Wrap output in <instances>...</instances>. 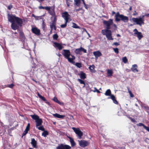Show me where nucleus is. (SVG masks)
<instances>
[{
	"label": "nucleus",
	"instance_id": "1",
	"mask_svg": "<svg viewBox=\"0 0 149 149\" xmlns=\"http://www.w3.org/2000/svg\"><path fill=\"white\" fill-rule=\"evenodd\" d=\"M62 54L70 62L74 64V57L73 56L71 55L70 53L69 50L63 49L62 52Z\"/></svg>",
	"mask_w": 149,
	"mask_h": 149
},
{
	"label": "nucleus",
	"instance_id": "2",
	"mask_svg": "<svg viewBox=\"0 0 149 149\" xmlns=\"http://www.w3.org/2000/svg\"><path fill=\"white\" fill-rule=\"evenodd\" d=\"M115 21L116 22H118L120 21H122L124 22H127L129 20V18L128 17L122 14H120L119 12H117L115 16Z\"/></svg>",
	"mask_w": 149,
	"mask_h": 149
},
{
	"label": "nucleus",
	"instance_id": "3",
	"mask_svg": "<svg viewBox=\"0 0 149 149\" xmlns=\"http://www.w3.org/2000/svg\"><path fill=\"white\" fill-rule=\"evenodd\" d=\"M144 17V16L142 15L141 17H140L138 18L133 17L132 18V19L133 22L136 23V24L141 26L142 24H144V22L145 20Z\"/></svg>",
	"mask_w": 149,
	"mask_h": 149
},
{
	"label": "nucleus",
	"instance_id": "4",
	"mask_svg": "<svg viewBox=\"0 0 149 149\" xmlns=\"http://www.w3.org/2000/svg\"><path fill=\"white\" fill-rule=\"evenodd\" d=\"M30 116L32 119L35 120L36 127L41 125L42 123V120L38 115L34 114L31 115Z\"/></svg>",
	"mask_w": 149,
	"mask_h": 149
},
{
	"label": "nucleus",
	"instance_id": "5",
	"mask_svg": "<svg viewBox=\"0 0 149 149\" xmlns=\"http://www.w3.org/2000/svg\"><path fill=\"white\" fill-rule=\"evenodd\" d=\"M102 20L103 21V24L106 26V29L110 30L111 29V25H112L113 23V20L111 19H109L108 21L104 20L103 19Z\"/></svg>",
	"mask_w": 149,
	"mask_h": 149
},
{
	"label": "nucleus",
	"instance_id": "6",
	"mask_svg": "<svg viewBox=\"0 0 149 149\" xmlns=\"http://www.w3.org/2000/svg\"><path fill=\"white\" fill-rule=\"evenodd\" d=\"M75 133L76 134L77 138L81 139L83 136V132L78 127L75 128Z\"/></svg>",
	"mask_w": 149,
	"mask_h": 149
},
{
	"label": "nucleus",
	"instance_id": "7",
	"mask_svg": "<svg viewBox=\"0 0 149 149\" xmlns=\"http://www.w3.org/2000/svg\"><path fill=\"white\" fill-rule=\"evenodd\" d=\"M48 10H46L48 11V13L52 16V17H56L55 13V7L54 6H48Z\"/></svg>",
	"mask_w": 149,
	"mask_h": 149
},
{
	"label": "nucleus",
	"instance_id": "8",
	"mask_svg": "<svg viewBox=\"0 0 149 149\" xmlns=\"http://www.w3.org/2000/svg\"><path fill=\"white\" fill-rule=\"evenodd\" d=\"M79 145L81 147L84 148L88 146L89 144V143L87 141L84 140H78Z\"/></svg>",
	"mask_w": 149,
	"mask_h": 149
},
{
	"label": "nucleus",
	"instance_id": "9",
	"mask_svg": "<svg viewBox=\"0 0 149 149\" xmlns=\"http://www.w3.org/2000/svg\"><path fill=\"white\" fill-rule=\"evenodd\" d=\"M62 16L64 19L65 21L68 22L71 20L70 18V16L68 14L67 12H65L62 13Z\"/></svg>",
	"mask_w": 149,
	"mask_h": 149
},
{
	"label": "nucleus",
	"instance_id": "10",
	"mask_svg": "<svg viewBox=\"0 0 149 149\" xmlns=\"http://www.w3.org/2000/svg\"><path fill=\"white\" fill-rule=\"evenodd\" d=\"M16 17L15 15L12 14L10 15L8 14V21L11 23L15 22Z\"/></svg>",
	"mask_w": 149,
	"mask_h": 149
},
{
	"label": "nucleus",
	"instance_id": "11",
	"mask_svg": "<svg viewBox=\"0 0 149 149\" xmlns=\"http://www.w3.org/2000/svg\"><path fill=\"white\" fill-rule=\"evenodd\" d=\"M134 36L136 35V36L138 39L140 40L143 37L141 32H139L137 29H134L133 31Z\"/></svg>",
	"mask_w": 149,
	"mask_h": 149
},
{
	"label": "nucleus",
	"instance_id": "12",
	"mask_svg": "<svg viewBox=\"0 0 149 149\" xmlns=\"http://www.w3.org/2000/svg\"><path fill=\"white\" fill-rule=\"evenodd\" d=\"M56 17H55L54 18V20L51 21L50 23V27L51 28V31L52 32L53 29H54L55 30L56 29V28L55 26L56 22Z\"/></svg>",
	"mask_w": 149,
	"mask_h": 149
},
{
	"label": "nucleus",
	"instance_id": "13",
	"mask_svg": "<svg viewBox=\"0 0 149 149\" xmlns=\"http://www.w3.org/2000/svg\"><path fill=\"white\" fill-rule=\"evenodd\" d=\"M31 31L34 34L37 36L39 35L40 34V30L36 27H32Z\"/></svg>",
	"mask_w": 149,
	"mask_h": 149
},
{
	"label": "nucleus",
	"instance_id": "14",
	"mask_svg": "<svg viewBox=\"0 0 149 149\" xmlns=\"http://www.w3.org/2000/svg\"><path fill=\"white\" fill-rule=\"evenodd\" d=\"M70 147L67 145L61 144L60 146L57 147V149H70Z\"/></svg>",
	"mask_w": 149,
	"mask_h": 149
},
{
	"label": "nucleus",
	"instance_id": "15",
	"mask_svg": "<svg viewBox=\"0 0 149 149\" xmlns=\"http://www.w3.org/2000/svg\"><path fill=\"white\" fill-rule=\"evenodd\" d=\"M111 31L109 30V31H108L105 35L108 40H113V38L111 36Z\"/></svg>",
	"mask_w": 149,
	"mask_h": 149
},
{
	"label": "nucleus",
	"instance_id": "16",
	"mask_svg": "<svg viewBox=\"0 0 149 149\" xmlns=\"http://www.w3.org/2000/svg\"><path fill=\"white\" fill-rule=\"evenodd\" d=\"M54 46L55 48H58L59 50H61L63 48L62 45L60 43H57L56 42H54Z\"/></svg>",
	"mask_w": 149,
	"mask_h": 149
},
{
	"label": "nucleus",
	"instance_id": "17",
	"mask_svg": "<svg viewBox=\"0 0 149 149\" xmlns=\"http://www.w3.org/2000/svg\"><path fill=\"white\" fill-rule=\"evenodd\" d=\"M93 53L95 58H97L98 57L101 56L102 55V53L99 51L94 52Z\"/></svg>",
	"mask_w": 149,
	"mask_h": 149
},
{
	"label": "nucleus",
	"instance_id": "18",
	"mask_svg": "<svg viewBox=\"0 0 149 149\" xmlns=\"http://www.w3.org/2000/svg\"><path fill=\"white\" fill-rule=\"evenodd\" d=\"M78 75L80 76V77L82 79L84 80L86 78V75L85 73L82 71H81Z\"/></svg>",
	"mask_w": 149,
	"mask_h": 149
},
{
	"label": "nucleus",
	"instance_id": "19",
	"mask_svg": "<svg viewBox=\"0 0 149 149\" xmlns=\"http://www.w3.org/2000/svg\"><path fill=\"white\" fill-rule=\"evenodd\" d=\"M137 65L135 64L132 65L131 69L133 72H138L139 71L137 69Z\"/></svg>",
	"mask_w": 149,
	"mask_h": 149
},
{
	"label": "nucleus",
	"instance_id": "20",
	"mask_svg": "<svg viewBox=\"0 0 149 149\" xmlns=\"http://www.w3.org/2000/svg\"><path fill=\"white\" fill-rule=\"evenodd\" d=\"M15 22H16L18 25L20 26L22 25L23 22L22 19L17 17H16Z\"/></svg>",
	"mask_w": 149,
	"mask_h": 149
},
{
	"label": "nucleus",
	"instance_id": "21",
	"mask_svg": "<svg viewBox=\"0 0 149 149\" xmlns=\"http://www.w3.org/2000/svg\"><path fill=\"white\" fill-rule=\"evenodd\" d=\"M31 143L34 148H37V141L35 140V139H31Z\"/></svg>",
	"mask_w": 149,
	"mask_h": 149
},
{
	"label": "nucleus",
	"instance_id": "22",
	"mask_svg": "<svg viewBox=\"0 0 149 149\" xmlns=\"http://www.w3.org/2000/svg\"><path fill=\"white\" fill-rule=\"evenodd\" d=\"M110 97L111 98L114 104H118V102L117 101V100H116V97L114 95H111Z\"/></svg>",
	"mask_w": 149,
	"mask_h": 149
},
{
	"label": "nucleus",
	"instance_id": "23",
	"mask_svg": "<svg viewBox=\"0 0 149 149\" xmlns=\"http://www.w3.org/2000/svg\"><path fill=\"white\" fill-rule=\"evenodd\" d=\"M53 116L57 118H62L64 117V116L63 115H61L58 113H55L53 114Z\"/></svg>",
	"mask_w": 149,
	"mask_h": 149
},
{
	"label": "nucleus",
	"instance_id": "24",
	"mask_svg": "<svg viewBox=\"0 0 149 149\" xmlns=\"http://www.w3.org/2000/svg\"><path fill=\"white\" fill-rule=\"evenodd\" d=\"M12 28L14 30H16L18 29V27L15 23H12L11 25Z\"/></svg>",
	"mask_w": 149,
	"mask_h": 149
},
{
	"label": "nucleus",
	"instance_id": "25",
	"mask_svg": "<svg viewBox=\"0 0 149 149\" xmlns=\"http://www.w3.org/2000/svg\"><path fill=\"white\" fill-rule=\"evenodd\" d=\"M53 100L55 102H56V103H58L59 104L61 105H63V103L62 102H60L57 99V98L56 97H54L53 99Z\"/></svg>",
	"mask_w": 149,
	"mask_h": 149
},
{
	"label": "nucleus",
	"instance_id": "26",
	"mask_svg": "<svg viewBox=\"0 0 149 149\" xmlns=\"http://www.w3.org/2000/svg\"><path fill=\"white\" fill-rule=\"evenodd\" d=\"M78 28L79 29V32L80 33H81L82 32V31L81 29L82 28H81V27H79L76 24H75V29ZM84 29L85 30V31L88 33V35L90 36L89 33H87V31L85 29Z\"/></svg>",
	"mask_w": 149,
	"mask_h": 149
},
{
	"label": "nucleus",
	"instance_id": "27",
	"mask_svg": "<svg viewBox=\"0 0 149 149\" xmlns=\"http://www.w3.org/2000/svg\"><path fill=\"white\" fill-rule=\"evenodd\" d=\"M113 72L112 70L108 69L107 70V74L108 77H111L112 75Z\"/></svg>",
	"mask_w": 149,
	"mask_h": 149
},
{
	"label": "nucleus",
	"instance_id": "28",
	"mask_svg": "<svg viewBox=\"0 0 149 149\" xmlns=\"http://www.w3.org/2000/svg\"><path fill=\"white\" fill-rule=\"evenodd\" d=\"M75 52L77 54L81 55L82 53L81 49V47L79 48L76 49L75 50Z\"/></svg>",
	"mask_w": 149,
	"mask_h": 149
},
{
	"label": "nucleus",
	"instance_id": "29",
	"mask_svg": "<svg viewBox=\"0 0 149 149\" xmlns=\"http://www.w3.org/2000/svg\"><path fill=\"white\" fill-rule=\"evenodd\" d=\"M108 31H109V30L106 29L102 30L101 32L103 35H106Z\"/></svg>",
	"mask_w": 149,
	"mask_h": 149
},
{
	"label": "nucleus",
	"instance_id": "30",
	"mask_svg": "<svg viewBox=\"0 0 149 149\" xmlns=\"http://www.w3.org/2000/svg\"><path fill=\"white\" fill-rule=\"evenodd\" d=\"M67 137L69 139L71 143L72 146H73L74 144V141L73 139L71 137L69 136H68Z\"/></svg>",
	"mask_w": 149,
	"mask_h": 149
},
{
	"label": "nucleus",
	"instance_id": "31",
	"mask_svg": "<svg viewBox=\"0 0 149 149\" xmlns=\"http://www.w3.org/2000/svg\"><path fill=\"white\" fill-rule=\"evenodd\" d=\"M105 95L106 96H111V90L109 89L107 90L105 93Z\"/></svg>",
	"mask_w": 149,
	"mask_h": 149
},
{
	"label": "nucleus",
	"instance_id": "32",
	"mask_svg": "<svg viewBox=\"0 0 149 149\" xmlns=\"http://www.w3.org/2000/svg\"><path fill=\"white\" fill-rule=\"evenodd\" d=\"M95 66L94 65H90L89 67V68L91 72H93L94 70Z\"/></svg>",
	"mask_w": 149,
	"mask_h": 149
},
{
	"label": "nucleus",
	"instance_id": "33",
	"mask_svg": "<svg viewBox=\"0 0 149 149\" xmlns=\"http://www.w3.org/2000/svg\"><path fill=\"white\" fill-rule=\"evenodd\" d=\"M81 4V0H75V5L77 6H80Z\"/></svg>",
	"mask_w": 149,
	"mask_h": 149
},
{
	"label": "nucleus",
	"instance_id": "34",
	"mask_svg": "<svg viewBox=\"0 0 149 149\" xmlns=\"http://www.w3.org/2000/svg\"><path fill=\"white\" fill-rule=\"evenodd\" d=\"M44 132L42 134V136H44V137H46L47 136L48 134V133L47 131H43Z\"/></svg>",
	"mask_w": 149,
	"mask_h": 149
},
{
	"label": "nucleus",
	"instance_id": "35",
	"mask_svg": "<svg viewBox=\"0 0 149 149\" xmlns=\"http://www.w3.org/2000/svg\"><path fill=\"white\" fill-rule=\"evenodd\" d=\"M78 81L80 82V83L81 84H84V86H83V87H84L85 85V84L84 81L82 80L81 79H78Z\"/></svg>",
	"mask_w": 149,
	"mask_h": 149
},
{
	"label": "nucleus",
	"instance_id": "36",
	"mask_svg": "<svg viewBox=\"0 0 149 149\" xmlns=\"http://www.w3.org/2000/svg\"><path fill=\"white\" fill-rule=\"evenodd\" d=\"M122 61L124 63H126L128 62V60L126 56H125L122 58Z\"/></svg>",
	"mask_w": 149,
	"mask_h": 149
},
{
	"label": "nucleus",
	"instance_id": "37",
	"mask_svg": "<svg viewBox=\"0 0 149 149\" xmlns=\"http://www.w3.org/2000/svg\"><path fill=\"white\" fill-rule=\"evenodd\" d=\"M37 128H38L39 130H41L42 131H43L45 130V128L43 127V126H40L38 127H36Z\"/></svg>",
	"mask_w": 149,
	"mask_h": 149
},
{
	"label": "nucleus",
	"instance_id": "38",
	"mask_svg": "<svg viewBox=\"0 0 149 149\" xmlns=\"http://www.w3.org/2000/svg\"><path fill=\"white\" fill-rule=\"evenodd\" d=\"M127 88L128 91V93H129L130 96L131 97H134V95L132 93L131 91L130 90L129 88L128 87Z\"/></svg>",
	"mask_w": 149,
	"mask_h": 149
},
{
	"label": "nucleus",
	"instance_id": "39",
	"mask_svg": "<svg viewBox=\"0 0 149 149\" xmlns=\"http://www.w3.org/2000/svg\"><path fill=\"white\" fill-rule=\"evenodd\" d=\"M38 8H39V9H45L46 10H48V8H49L48 7V6L43 7V6H39L38 7Z\"/></svg>",
	"mask_w": 149,
	"mask_h": 149
},
{
	"label": "nucleus",
	"instance_id": "40",
	"mask_svg": "<svg viewBox=\"0 0 149 149\" xmlns=\"http://www.w3.org/2000/svg\"><path fill=\"white\" fill-rule=\"evenodd\" d=\"M75 65L79 68L81 67V63H75Z\"/></svg>",
	"mask_w": 149,
	"mask_h": 149
},
{
	"label": "nucleus",
	"instance_id": "41",
	"mask_svg": "<svg viewBox=\"0 0 149 149\" xmlns=\"http://www.w3.org/2000/svg\"><path fill=\"white\" fill-rule=\"evenodd\" d=\"M38 95L39 97L42 100H43L44 101H45V97H43L41 96V95H40L39 93H38Z\"/></svg>",
	"mask_w": 149,
	"mask_h": 149
},
{
	"label": "nucleus",
	"instance_id": "42",
	"mask_svg": "<svg viewBox=\"0 0 149 149\" xmlns=\"http://www.w3.org/2000/svg\"><path fill=\"white\" fill-rule=\"evenodd\" d=\"M113 50L115 53L117 54H118L119 52L118 51V48H113Z\"/></svg>",
	"mask_w": 149,
	"mask_h": 149
},
{
	"label": "nucleus",
	"instance_id": "43",
	"mask_svg": "<svg viewBox=\"0 0 149 149\" xmlns=\"http://www.w3.org/2000/svg\"><path fill=\"white\" fill-rule=\"evenodd\" d=\"M67 22H67V21H65V24H63L61 25V27L62 28H64L67 25Z\"/></svg>",
	"mask_w": 149,
	"mask_h": 149
},
{
	"label": "nucleus",
	"instance_id": "44",
	"mask_svg": "<svg viewBox=\"0 0 149 149\" xmlns=\"http://www.w3.org/2000/svg\"><path fill=\"white\" fill-rule=\"evenodd\" d=\"M34 18L36 20H38L42 19V16H36Z\"/></svg>",
	"mask_w": 149,
	"mask_h": 149
},
{
	"label": "nucleus",
	"instance_id": "45",
	"mask_svg": "<svg viewBox=\"0 0 149 149\" xmlns=\"http://www.w3.org/2000/svg\"><path fill=\"white\" fill-rule=\"evenodd\" d=\"M81 52H83L84 53H87V50L86 49H84L82 47H81Z\"/></svg>",
	"mask_w": 149,
	"mask_h": 149
},
{
	"label": "nucleus",
	"instance_id": "46",
	"mask_svg": "<svg viewBox=\"0 0 149 149\" xmlns=\"http://www.w3.org/2000/svg\"><path fill=\"white\" fill-rule=\"evenodd\" d=\"M29 130L26 129L23 134V135H25L26 134L28 133Z\"/></svg>",
	"mask_w": 149,
	"mask_h": 149
},
{
	"label": "nucleus",
	"instance_id": "47",
	"mask_svg": "<svg viewBox=\"0 0 149 149\" xmlns=\"http://www.w3.org/2000/svg\"><path fill=\"white\" fill-rule=\"evenodd\" d=\"M53 37L54 39H56L58 38V36L57 34H54L53 35Z\"/></svg>",
	"mask_w": 149,
	"mask_h": 149
},
{
	"label": "nucleus",
	"instance_id": "48",
	"mask_svg": "<svg viewBox=\"0 0 149 149\" xmlns=\"http://www.w3.org/2000/svg\"><path fill=\"white\" fill-rule=\"evenodd\" d=\"M143 108L147 112H148V111H149V107L148 106H144Z\"/></svg>",
	"mask_w": 149,
	"mask_h": 149
},
{
	"label": "nucleus",
	"instance_id": "49",
	"mask_svg": "<svg viewBox=\"0 0 149 149\" xmlns=\"http://www.w3.org/2000/svg\"><path fill=\"white\" fill-rule=\"evenodd\" d=\"M128 118L133 122H135V120L133 118L130 117H128Z\"/></svg>",
	"mask_w": 149,
	"mask_h": 149
},
{
	"label": "nucleus",
	"instance_id": "50",
	"mask_svg": "<svg viewBox=\"0 0 149 149\" xmlns=\"http://www.w3.org/2000/svg\"><path fill=\"white\" fill-rule=\"evenodd\" d=\"M143 128L146 129L149 132V127H148L146 126L145 125L144 126Z\"/></svg>",
	"mask_w": 149,
	"mask_h": 149
},
{
	"label": "nucleus",
	"instance_id": "51",
	"mask_svg": "<svg viewBox=\"0 0 149 149\" xmlns=\"http://www.w3.org/2000/svg\"><path fill=\"white\" fill-rule=\"evenodd\" d=\"M137 125L138 126H142L143 127H144V126L145 125L143 124L142 123H139V124H137Z\"/></svg>",
	"mask_w": 149,
	"mask_h": 149
},
{
	"label": "nucleus",
	"instance_id": "52",
	"mask_svg": "<svg viewBox=\"0 0 149 149\" xmlns=\"http://www.w3.org/2000/svg\"><path fill=\"white\" fill-rule=\"evenodd\" d=\"M144 141L147 143H149V139L148 138H146L144 140Z\"/></svg>",
	"mask_w": 149,
	"mask_h": 149
},
{
	"label": "nucleus",
	"instance_id": "53",
	"mask_svg": "<svg viewBox=\"0 0 149 149\" xmlns=\"http://www.w3.org/2000/svg\"><path fill=\"white\" fill-rule=\"evenodd\" d=\"M30 127V123H29L28 124L26 129L29 130Z\"/></svg>",
	"mask_w": 149,
	"mask_h": 149
},
{
	"label": "nucleus",
	"instance_id": "54",
	"mask_svg": "<svg viewBox=\"0 0 149 149\" xmlns=\"http://www.w3.org/2000/svg\"><path fill=\"white\" fill-rule=\"evenodd\" d=\"M113 45L117 46L119 45V44L117 42H114L113 43Z\"/></svg>",
	"mask_w": 149,
	"mask_h": 149
},
{
	"label": "nucleus",
	"instance_id": "55",
	"mask_svg": "<svg viewBox=\"0 0 149 149\" xmlns=\"http://www.w3.org/2000/svg\"><path fill=\"white\" fill-rule=\"evenodd\" d=\"M12 8L13 6L11 5H9L8 7V8L10 10Z\"/></svg>",
	"mask_w": 149,
	"mask_h": 149
},
{
	"label": "nucleus",
	"instance_id": "56",
	"mask_svg": "<svg viewBox=\"0 0 149 149\" xmlns=\"http://www.w3.org/2000/svg\"><path fill=\"white\" fill-rule=\"evenodd\" d=\"M42 28L44 29L45 27V25L44 24V21L42 22Z\"/></svg>",
	"mask_w": 149,
	"mask_h": 149
},
{
	"label": "nucleus",
	"instance_id": "57",
	"mask_svg": "<svg viewBox=\"0 0 149 149\" xmlns=\"http://www.w3.org/2000/svg\"><path fill=\"white\" fill-rule=\"evenodd\" d=\"M14 86V85L13 84H10L8 85V87L10 88H12Z\"/></svg>",
	"mask_w": 149,
	"mask_h": 149
},
{
	"label": "nucleus",
	"instance_id": "58",
	"mask_svg": "<svg viewBox=\"0 0 149 149\" xmlns=\"http://www.w3.org/2000/svg\"><path fill=\"white\" fill-rule=\"evenodd\" d=\"M45 101V103L47 104H48L49 105L50 104V103L48 101H47L46 99H45V101Z\"/></svg>",
	"mask_w": 149,
	"mask_h": 149
},
{
	"label": "nucleus",
	"instance_id": "59",
	"mask_svg": "<svg viewBox=\"0 0 149 149\" xmlns=\"http://www.w3.org/2000/svg\"><path fill=\"white\" fill-rule=\"evenodd\" d=\"M84 5V7H85V8L86 9H88V7H87V4H85V5Z\"/></svg>",
	"mask_w": 149,
	"mask_h": 149
},
{
	"label": "nucleus",
	"instance_id": "60",
	"mask_svg": "<svg viewBox=\"0 0 149 149\" xmlns=\"http://www.w3.org/2000/svg\"><path fill=\"white\" fill-rule=\"evenodd\" d=\"M20 35L21 36H22V37H23L24 35L23 33L22 32H20Z\"/></svg>",
	"mask_w": 149,
	"mask_h": 149
},
{
	"label": "nucleus",
	"instance_id": "61",
	"mask_svg": "<svg viewBox=\"0 0 149 149\" xmlns=\"http://www.w3.org/2000/svg\"><path fill=\"white\" fill-rule=\"evenodd\" d=\"M143 15V16H144V17H145V16H146V17H148V16H149V13H148V14H145L144 15Z\"/></svg>",
	"mask_w": 149,
	"mask_h": 149
},
{
	"label": "nucleus",
	"instance_id": "62",
	"mask_svg": "<svg viewBox=\"0 0 149 149\" xmlns=\"http://www.w3.org/2000/svg\"><path fill=\"white\" fill-rule=\"evenodd\" d=\"M113 26L116 29H117V26L116 25V24H113Z\"/></svg>",
	"mask_w": 149,
	"mask_h": 149
},
{
	"label": "nucleus",
	"instance_id": "63",
	"mask_svg": "<svg viewBox=\"0 0 149 149\" xmlns=\"http://www.w3.org/2000/svg\"><path fill=\"white\" fill-rule=\"evenodd\" d=\"M83 2V3L84 4V5H85L86 3H85V1L84 0H81Z\"/></svg>",
	"mask_w": 149,
	"mask_h": 149
},
{
	"label": "nucleus",
	"instance_id": "64",
	"mask_svg": "<svg viewBox=\"0 0 149 149\" xmlns=\"http://www.w3.org/2000/svg\"><path fill=\"white\" fill-rule=\"evenodd\" d=\"M96 92L98 93H100V92L97 89H96Z\"/></svg>",
	"mask_w": 149,
	"mask_h": 149
}]
</instances>
